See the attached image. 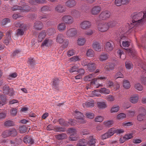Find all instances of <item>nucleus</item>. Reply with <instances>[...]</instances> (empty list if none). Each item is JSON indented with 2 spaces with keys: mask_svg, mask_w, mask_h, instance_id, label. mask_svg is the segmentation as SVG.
Listing matches in <instances>:
<instances>
[{
  "mask_svg": "<svg viewBox=\"0 0 146 146\" xmlns=\"http://www.w3.org/2000/svg\"><path fill=\"white\" fill-rule=\"evenodd\" d=\"M10 129L4 131L2 134V137L5 138L7 137L10 136L9 135Z\"/></svg>",
  "mask_w": 146,
  "mask_h": 146,
  "instance_id": "4d7b16f0",
  "label": "nucleus"
},
{
  "mask_svg": "<svg viewBox=\"0 0 146 146\" xmlns=\"http://www.w3.org/2000/svg\"><path fill=\"white\" fill-rule=\"evenodd\" d=\"M43 23L40 21H37L35 23L34 28L36 30H40L43 27Z\"/></svg>",
  "mask_w": 146,
  "mask_h": 146,
  "instance_id": "f8f14e48",
  "label": "nucleus"
},
{
  "mask_svg": "<svg viewBox=\"0 0 146 146\" xmlns=\"http://www.w3.org/2000/svg\"><path fill=\"white\" fill-rule=\"evenodd\" d=\"M107 23L108 25V27H112L115 26L117 24L116 21H110L108 22Z\"/></svg>",
  "mask_w": 146,
  "mask_h": 146,
  "instance_id": "3c124183",
  "label": "nucleus"
},
{
  "mask_svg": "<svg viewBox=\"0 0 146 146\" xmlns=\"http://www.w3.org/2000/svg\"><path fill=\"white\" fill-rule=\"evenodd\" d=\"M125 68L127 69H130L132 68L133 65L132 63L130 61H126L125 63Z\"/></svg>",
  "mask_w": 146,
  "mask_h": 146,
  "instance_id": "37998d69",
  "label": "nucleus"
},
{
  "mask_svg": "<svg viewBox=\"0 0 146 146\" xmlns=\"http://www.w3.org/2000/svg\"><path fill=\"white\" fill-rule=\"evenodd\" d=\"M68 133L70 135H75L76 134V131L75 129L71 128L68 130Z\"/></svg>",
  "mask_w": 146,
  "mask_h": 146,
  "instance_id": "a19ab883",
  "label": "nucleus"
},
{
  "mask_svg": "<svg viewBox=\"0 0 146 146\" xmlns=\"http://www.w3.org/2000/svg\"><path fill=\"white\" fill-rule=\"evenodd\" d=\"M60 81L59 79L57 78H55L53 79L52 84L53 88L56 90H59Z\"/></svg>",
  "mask_w": 146,
  "mask_h": 146,
  "instance_id": "4468645a",
  "label": "nucleus"
},
{
  "mask_svg": "<svg viewBox=\"0 0 146 146\" xmlns=\"http://www.w3.org/2000/svg\"><path fill=\"white\" fill-rule=\"evenodd\" d=\"M107 23H102L101 24V32L106 31L109 28Z\"/></svg>",
  "mask_w": 146,
  "mask_h": 146,
  "instance_id": "a878e982",
  "label": "nucleus"
},
{
  "mask_svg": "<svg viewBox=\"0 0 146 146\" xmlns=\"http://www.w3.org/2000/svg\"><path fill=\"white\" fill-rule=\"evenodd\" d=\"M64 40L63 35L62 34H59L56 37V41L60 44H61Z\"/></svg>",
  "mask_w": 146,
  "mask_h": 146,
  "instance_id": "a211bd4d",
  "label": "nucleus"
},
{
  "mask_svg": "<svg viewBox=\"0 0 146 146\" xmlns=\"http://www.w3.org/2000/svg\"><path fill=\"white\" fill-rule=\"evenodd\" d=\"M41 11L43 12H44L50 11V7L48 6H45L42 7L41 8Z\"/></svg>",
  "mask_w": 146,
  "mask_h": 146,
  "instance_id": "e2e57ef3",
  "label": "nucleus"
},
{
  "mask_svg": "<svg viewBox=\"0 0 146 146\" xmlns=\"http://www.w3.org/2000/svg\"><path fill=\"white\" fill-rule=\"evenodd\" d=\"M63 44L61 45V47L63 48H67L69 44V40L67 39H65L63 43Z\"/></svg>",
  "mask_w": 146,
  "mask_h": 146,
  "instance_id": "603ef678",
  "label": "nucleus"
},
{
  "mask_svg": "<svg viewBox=\"0 0 146 146\" xmlns=\"http://www.w3.org/2000/svg\"><path fill=\"white\" fill-rule=\"evenodd\" d=\"M84 65H87L88 69L90 72L93 71L96 69L95 64L94 63H89L88 65L86 63Z\"/></svg>",
  "mask_w": 146,
  "mask_h": 146,
  "instance_id": "4be33fe9",
  "label": "nucleus"
},
{
  "mask_svg": "<svg viewBox=\"0 0 146 146\" xmlns=\"http://www.w3.org/2000/svg\"><path fill=\"white\" fill-rule=\"evenodd\" d=\"M91 23L88 21H84L81 23L80 25V27L83 29H86L90 28Z\"/></svg>",
  "mask_w": 146,
  "mask_h": 146,
  "instance_id": "ddd939ff",
  "label": "nucleus"
},
{
  "mask_svg": "<svg viewBox=\"0 0 146 146\" xmlns=\"http://www.w3.org/2000/svg\"><path fill=\"white\" fill-rule=\"evenodd\" d=\"M19 5L21 6L16 5L12 7L11 8L12 10L13 11L19 10L21 11L29 12L31 9V7L26 4L23 0L20 1Z\"/></svg>",
  "mask_w": 146,
  "mask_h": 146,
  "instance_id": "f03ea898",
  "label": "nucleus"
},
{
  "mask_svg": "<svg viewBox=\"0 0 146 146\" xmlns=\"http://www.w3.org/2000/svg\"><path fill=\"white\" fill-rule=\"evenodd\" d=\"M28 63L31 66H33L36 64V62L33 58L30 57L29 58Z\"/></svg>",
  "mask_w": 146,
  "mask_h": 146,
  "instance_id": "de8ad7c7",
  "label": "nucleus"
},
{
  "mask_svg": "<svg viewBox=\"0 0 146 146\" xmlns=\"http://www.w3.org/2000/svg\"><path fill=\"white\" fill-rule=\"evenodd\" d=\"M66 28V25L64 23H61L58 26V29L60 31L64 30Z\"/></svg>",
  "mask_w": 146,
  "mask_h": 146,
  "instance_id": "2f4dec72",
  "label": "nucleus"
},
{
  "mask_svg": "<svg viewBox=\"0 0 146 146\" xmlns=\"http://www.w3.org/2000/svg\"><path fill=\"white\" fill-rule=\"evenodd\" d=\"M71 14L73 16H79L80 15V13L76 10L73 9L71 11Z\"/></svg>",
  "mask_w": 146,
  "mask_h": 146,
  "instance_id": "13d9d810",
  "label": "nucleus"
},
{
  "mask_svg": "<svg viewBox=\"0 0 146 146\" xmlns=\"http://www.w3.org/2000/svg\"><path fill=\"white\" fill-rule=\"evenodd\" d=\"M86 42L85 39L84 38H79L78 40V44L79 45H83Z\"/></svg>",
  "mask_w": 146,
  "mask_h": 146,
  "instance_id": "79ce46f5",
  "label": "nucleus"
},
{
  "mask_svg": "<svg viewBox=\"0 0 146 146\" xmlns=\"http://www.w3.org/2000/svg\"><path fill=\"white\" fill-rule=\"evenodd\" d=\"M138 111L140 113L146 114V111L144 108L142 107H140L138 109Z\"/></svg>",
  "mask_w": 146,
  "mask_h": 146,
  "instance_id": "338daca9",
  "label": "nucleus"
},
{
  "mask_svg": "<svg viewBox=\"0 0 146 146\" xmlns=\"http://www.w3.org/2000/svg\"><path fill=\"white\" fill-rule=\"evenodd\" d=\"M93 48L97 51H100V46L99 43L98 42H94L92 45Z\"/></svg>",
  "mask_w": 146,
  "mask_h": 146,
  "instance_id": "c85d7f7f",
  "label": "nucleus"
},
{
  "mask_svg": "<svg viewBox=\"0 0 146 146\" xmlns=\"http://www.w3.org/2000/svg\"><path fill=\"white\" fill-rule=\"evenodd\" d=\"M10 20L8 18L3 19L1 23L3 25H5L10 22Z\"/></svg>",
  "mask_w": 146,
  "mask_h": 146,
  "instance_id": "680f3d73",
  "label": "nucleus"
},
{
  "mask_svg": "<svg viewBox=\"0 0 146 146\" xmlns=\"http://www.w3.org/2000/svg\"><path fill=\"white\" fill-rule=\"evenodd\" d=\"M123 75L121 72H117L114 76L113 78L115 80H116L119 78H123Z\"/></svg>",
  "mask_w": 146,
  "mask_h": 146,
  "instance_id": "c03bdc74",
  "label": "nucleus"
},
{
  "mask_svg": "<svg viewBox=\"0 0 146 146\" xmlns=\"http://www.w3.org/2000/svg\"><path fill=\"white\" fill-rule=\"evenodd\" d=\"M115 64L114 63H107L104 67L105 69L108 71L112 70L114 69Z\"/></svg>",
  "mask_w": 146,
  "mask_h": 146,
  "instance_id": "b1692460",
  "label": "nucleus"
},
{
  "mask_svg": "<svg viewBox=\"0 0 146 146\" xmlns=\"http://www.w3.org/2000/svg\"><path fill=\"white\" fill-rule=\"evenodd\" d=\"M77 30L75 28H71L68 30L66 33V35L68 37L74 36L77 34Z\"/></svg>",
  "mask_w": 146,
  "mask_h": 146,
  "instance_id": "1a4fd4ad",
  "label": "nucleus"
},
{
  "mask_svg": "<svg viewBox=\"0 0 146 146\" xmlns=\"http://www.w3.org/2000/svg\"><path fill=\"white\" fill-rule=\"evenodd\" d=\"M79 67L76 65H75L72 67H71L69 70V71L70 73H73L74 72H75L74 74H78V72L79 71L78 69Z\"/></svg>",
  "mask_w": 146,
  "mask_h": 146,
  "instance_id": "393cba45",
  "label": "nucleus"
},
{
  "mask_svg": "<svg viewBox=\"0 0 146 146\" xmlns=\"http://www.w3.org/2000/svg\"><path fill=\"white\" fill-rule=\"evenodd\" d=\"M123 86L124 88L128 89L130 86V84L129 81L127 80H125L123 82Z\"/></svg>",
  "mask_w": 146,
  "mask_h": 146,
  "instance_id": "5fc2aeb1",
  "label": "nucleus"
},
{
  "mask_svg": "<svg viewBox=\"0 0 146 146\" xmlns=\"http://www.w3.org/2000/svg\"><path fill=\"white\" fill-rule=\"evenodd\" d=\"M70 60L72 62L79 61L80 60V58L78 56H74L70 58Z\"/></svg>",
  "mask_w": 146,
  "mask_h": 146,
  "instance_id": "864d4df0",
  "label": "nucleus"
},
{
  "mask_svg": "<svg viewBox=\"0 0 146 146\" xmlns=\"http://www.w3.org/2000/svg\"><path fill=\"white\" fill-rule=\"evenodd\" d=\"M62 19L65 23L68 24H71L74 21L73 18L70 15H65L62 17Z\"/></svg>",
  "mask_w": 146,
  "mask_h": 146,
  "instance_id": "6e6552de",
  "label": "nucleus"
},
{
  "mask_svg": "<svg viewBox=\"0 0 146 146\" xmlns=\"http://www.w3.org/2000/svg\"><path fill=\"white\" fill-rule=\"evenodd\" d=\"M119 108L118 106H113L111 108L110 112L111 113L117 112L119 110Z\"/></svg>",
  "mask_w": 146,
  "mask_h": 146,
  "instance_id": "09e8293b",
  "label": "nucleus"
},
{
  "mask_svg": "<svg viewBox=\"0 0 146 146\" xmlns=\"http://www.w3.org/2000/svg\"><path fill=\"white\" fill-rule=\"evenodd\" d=\"M56 11L58 13H62L65 11V9L64 7L61 5H57L55 8Z\"/></svg>",
  "mask_w": 146,
  "mask_h": 146,
  "instance_id": "6ab92c4d",
  "label": "nucleus"
},
{
  "mask_svg": "<svg viewBox=\"0 0 146 146\" xmlns=\"http://www.w3.org/2000/svg\"><path fill=\"white\" fill-rule=\"evenodd\" d=\"M78 136L77 135H70L69 137V139L71 141H75L78 140Z\"/></svg>",
  "mask_w": 146,
  "mask_h": 146,
  "instance_id": "0e129e2a",
  "label": "nucleus"
},
{
  "mask_svg": "<svg viewBox=\"0 0 146 146\" xmlns=\"http://www.w3.org/2000/svg\"><path fill=\"white\" fill-rule=\"evenodd\" d=\"M42 21L46 22L49 19V16L48 15H45L42 16L40 17L39 18Z\"/></svg>",
  "mask_w": 146,
  "mask_h": 146,
  "instance_id": "69168bd1",
  "label": "nucleus"
},
{
  "mask_svg": "<svg viewBox=\"0 0 146 146\" xmlns=\"http://www.w3.org/2000/svg\"><path fill=\"white\" fill-rule=\"evenodd\" d=\"M27 29H24L23 28L18 29L17 30V34L19 35H23L24 34L25 31L27 30Z\"/></svg>",
  "mask_w": 146,
  "mask_h": 146,
  "instance_id": "a18cd8bd",
  "label": "nucleus"
},
{
  "mask_svg": "<svg viewBox=\"0 0 146 146\" xmlns=\"http://www.w3.org/2000/svg\"><path fill=\"white\" fill-rule=\"evenodd\" d=\"M132 23L129 25L130 28H133L135 26L142 24L146 19V10L144 12H136L131 15Z\"/></svg>",
  "mask_w": 146,
  "mask_h": 146,
  "instance_id": "f257e3e1",
  "label": "nucleus"
},
{
  "mask_svg": "<svg viewBox=\"0 0 146 146\" xmlns=\"http://www.w3.org/2000/svg\"><path fill=\"white\" fill-rule=\"evenodd\" d=\"M56 138L58 140H63L66 138L67 135L66 134L62 133L59 134L55 136Z\"/></svg>",
  "mask_w": 146,
  "mask_h": 146,
  "instance_id": "5701e85b",
  "label": "nucleus"
},
{
  "mask_svg": "<svg viewBox=\"0 0 146 146\" xmlns=\"http://www.w3.org/2000/svg\"><path fill=\"white\" fill-rule=\"evenodd\" d=\"M4 125L6 127H11L14 126L15 123L12 121L8 120L4 123Z\"/></svg>",
  "mask_w": 146,
  "mask_h": 146,
  "instance_id": "f704fd0d",
  "label": "nucleus"
},
{
  "mask_svg": "<svg viewBox=\"0 0 146 146\" xmlns=\"http://www.w3.org/2000/svg\"><path fill=\"white\" fill-rule=\"evenodd\" d=\"M23 142L26 144L31 145L34 143V140L33 137L31 136L26 135L23 138Z\"/></svg>",
  "mask_w": 146,
  "mask_h": 146,
  "instance_id": "39448f33",
  "label": "nucleus"
},
{
  "mask_svg": "<svg viewBox=\"0 0 146 146\" xmlns=\"http://www.w3.org/2000/svg\"><path fill=\"white\" fill-rule=\"evenodd\" d=\"M96 140L95 139L92 138L87 142V145L89 146H95Z\"/></svg>",
  "mask_w": 146,
  "mask_h": 146,
  "instance_id": "e433bc0d",
  "label": "nucleus"
},
{
  "mask_svg": "<svg viewBox=\"0 0 146 146\" xmlns=\"http://www.w3.org/2000/svg\"><path fill=\"white\" fill-rule=\"evenodd\" d=\"M113 122L112 120H110L109 121H104L103 123L104 125L106 127H110L112 126Z\"/></svg>",
  "mask_w": 146,
  "mask_h": 146,
  "instance_id": "ea45409f",
  "label": "nucleus"
},
{
  "mask_svg": "<svg viewBox=\"0 0 146 146\" xmlns=\"http://www.w3.org/2000/svg\"><path fill=\"white\" fill-rule=\"evenodd\" d=\"M46 35V31L45 30L42 31L40 32L38 37V40L39 42H41L45 38Z\"/></svg>",
  "mask_w": 146,
  "mask_h": 146,
  "instance_id": "dca6fc26",
  "label": "nucleus"
},
{
  "mask_svg": "<svg viewBox=\"0 0 146 146\" xmlns=\"http://www.w3.org/2000/svg\"><path fill=\"white\" fill-rule=\"evenodd\" d=\"M86 54L88 56L93 57L94 55V52L91 49L88 50Z\"/></svg>",
  "mask_w": 146,
  "mask_h": 146,
  "instance_id": "bf43d9fd",
  "label": "nucleus"
},
{
  "mask_svg": "<svg viewBox=\"0 0 146 146\" xmlns=\"http://www.w3.org/2000/svg\"><path fill=\"white\" fill-rule=\"evenodd\" d=\"M46 2L45 0H30L29 3L32 5H36L38 3H46Z\"/></svg>",
  "mask_w": 146,
  "mask_h": 146,
  "instance_id": "f3484780",
  "label": "nucleus"
},
{
  "mask_svg": "<svg viewBox=\"0 0 146 146\" xmlns=\"http://www.w3.org/2000/svg\"><path fill=\"white\" fill-rule=\"evenodd\" d=\"M28 128L26 126L23 125L19 127V129L20 133H23L26 132Z\"/></svg>",
  "mask_w": 146,
  "mask_h": 146,
  "instance_id": "c9c22d12",
  "label": "nucleus"
},
{
  "mask_svg": "<svg viewBox=\"0 0 146 146\" xmlns=\"http://www.w3.org/2000/svg\"><path fill=\"white\" fill-rule=\"evenodd\" d=\"M120 43L122 42V45L123 47H127L129 45V42L126 40H127V38L125 36H124L123 35H121L120 36Z\"/></svg>",
  "mask_w": 146,
  "mask_h": 146,
  "instance_id": "423d86ee",
  "label": "nucleus"
},
{
  "mask_svg": "<svg viewBox=\"0 0 146 146\" xmlns=\"http://www.w3.org/2000/svg\"><path fill=\"white\" fill-rule=\"evenodd\" d=\"M145 115L140 113L137 116V119L139 121H145Z\"/></svg>",
  "mask_w": 146,
  "mask_h": 146,
  "instance_id": "72a5a7b5",
  "label": "nucleus"
},
{
  "mask_svg": "<svg viewBox=\"0 0 146 146\" xmlns=\"http://www.w3.org/2000/svg\"><path fill=\"white\" fill-rule=\"evenodd\" d=\"M10 136L14 137L16 136L17 134V132L16 130L14 128L10 129Z\"/></svg>",
  "mask_w": 146,
  "mask_h": 146,
  "instance_id": "4c0bfd02",
  "label": "nucleus"
},
{
  "mask_svg": "<svg viewBox=\"0 0 146 146\" xmlns=\"http://www.w3.org/2000/svg\"><path fill=\"white\" fill-rule=\"evenodd\" d=\"M100 11V7L99 6L94 7L91 11V13L92 14L96 15Z\"/></svg>",
  "mask_w": 146,
  "mask_h": 146,
  "instance_id": "cd10ccee",
  "label": "nucleus"
},
{
  "mask_svg": "<svg viewBox=\"0 0 146 146\" xmlns=\"http://www.w3.org/2000/svg\"><path fill=\"white\" fill-rule=\"evenodd\" d=\"M111 13L108 11L106 10L101 13V19L105 20L110 17Z\"/></svg>",
  "mask_w": 146,
  "mask_h": 146,
  "instance_id": "9b49d317",
  "label": "nucleus"
},
{
  "mask_svg": "<svg viewBox=\"0 0 146 146\" xmlns=\"http://www.w3.org/2000/svg\"><path fill=\"white\" fill-rule=\"evenodd\" d=\"M54 129L56 132H64L66 131L65 128L58 126L56 127Z\"/></svg>",
  "mask_w": 146,
  "mask_h": 146,
  "instance_id": "8fccbe9b",
  "label": "nucleus"
},
{
  "mask_svg": "<svg viewBox=\"0 0 146 146\" xmlns=\"http://www.w3.org/2000/svg\"><path fill=\"white\" fill-rule=\"evenodd\" d=\"M15 27H20L21 28H23L25 29L27 28V27L26 25L23 24H21L20 23L16 22L15 24Z\"/></svg>",
  "mask_w": 146,
  "mask_h": 146,
  "instance_id": "7c9ffc66",
  "label": "nucleus"
},
{
  "mask_svg": "<svg viewBox=\"0 0 146 146\" xmlns=\"http://www.w3.org/2000/svg\"><path fill=\"white\" fill-rule=\"evenodd\" d=\"M107 132L108 133V134L109 135V137H110L115 133V128H111Z\"/></svg>",
  "mask_w": 146,
  "mask_h": 146,
  "instance_id": "49530a36",
  "label": "nucleus"
},
{
  "mask_svg": "<svg viewBox=\"0 0 146 146\" xmlns=\"http://www.w3.org/2000/svg\"><path fill=\"white\" fill-rule=\"evenodd\" d=\"M108 58V55L107 53H103L101 55V61L106 60Z\"/></svg>",
  "mask_w": 146,
  "mask_h": 146,
  "instance_id": "6e6d98bb",
  "label": "nucleus"
},
{
  "mask_svg": "<svg viewBox=\"0 0 146 146\" xmlns=\"http://www.w3.org/2000/svg\"><path fill=\"white\" fill-rule=\"evenodd\" d=\"M69 121V122H67L62 119H60L58 120L59 124L64 126H68L69 123L73 126H74L76 124V123L74 122V119H70Z\"/></svg>",
  "mask_w": 146,
  "mask_h": 146,
  "instance_id": "20e7f679",
  "label": "nucleus"
},
{
  "mask_svg": "<svg viewBox=\"0 0 146 146\" xmlns=\"http://www.w3.org/2000/svg\"><path fill=\"white\" fill-rule=\"evenodd\" d=\"M106 84L110 88H112L114 87L113 83L112 81L108 80Z\"/></svg>",
  "mask_w": 146,
  "mask_h": 146,
  "instance_id": "774afa93",
  "label": "nucleus"
},
{
  "mask_svg": "<svg viewBox=\"0 0 146 146\" xmlns=\"http://www.w3.org/2000/svg\"><path fill=\"white\" fill-rule=\"evenodd\" d=\"M94 74H90L86 76L84 78V80L86 81H90L92 80L94 76Z\"/></svg>",
  "mask_w": 146,
  "mask_h": 146,
  "instance_id": "473e14b6",
  "label": "nucleus"
},
{
  "mask_svg": "<svg viewBox=\"0 0 146 146\" xmlns=\"http://www.w3.org/2000/svg\"><path fill=\"white\" fill-rule=\"evenodd\" d=\"M113 42H108L105 44L104 46V49L107 52H109L111 51L113 48Z\"/></svg>",
  "mask_w": 146,
  "mask_h": 146,
  "instance_id": "9d476101",
  "label": "nucleus"
},
{
  "mask_svg": "<svg viewBox=\"0 0 146 146\" xmlns=\"http://www.w3.org/2000/svg\"><path fill=\"white\" fill-rule=\"evenodd\" d=\"M87 144L86 140L85 139H80L77 144L79 146H86Z\"/></svg>",
  "mask_w": 146,
  "mask_h": 146,
  "instance_id": "c756f323",
  "label": "nucleus"
},
{
  "mask_svg": "<svg viewBox=\"0 0 146 146\" xmlns=\"http://www.w3.org/2000/svg\"><path fill=\"white\" fill-rule=\"evenodd\" d=\"M10 88L9 86L5 85L3 87V94L5 95H8V91Z\"/></svg>",
  "mask_w": 146,
  "mask_h": 146,
  "instance_id": "58836bf2",
  "label": "nucleus"
},
{
  "mask_svg": "<svg viewBox=\"0 0 146 146\" xmlns=\"http://www.w3.org/2000/svg\"><path fill=\"white\" fill-rule=\"evenodd\" d=\"M126 52L128 53L129 55L131 56L132 57H135L136 54V52L135 50L133 49L127 50Z\"/></svg>",
  "mask_w": 146,
  "mask_h": 146,
  "instance_id": "bb28decb",
  "label": "nucleus"
},
{
  "mask_svg": "<svg viewBox=\"0 0 146 146\" xmlns=\"http://www.w3.org/2000/svg\"><path fill=\"white\" fill-rule=\"evenodd\" d=\"M129 100V101L132 103H137L139 100L138 95L136 94L131 95L130 97Z\"/></svg>",
  "mask_w": 146,
  "mask_h": 146,
  "instance_id": "2eb2a0df",
  "label": "nucleus"
},
{
  "mask_svg": "<svg viewBox=\"0 0 146 146\" xmlns=\"http://www.w3.org/2000/svg\"><path fill=\"white\" fill-rule=\"evenodd\" d=\"M76 1L74 0H68L65 3L66 5L70 7L74 6L76 4Z\"/></svg>",
  "mask_w": 146,
  "mask_h": 146,
  "instance_id": "412c9836",
  "label": "nucleus"
},
{
  "mask_svg": "<svg viewBox=\"0 0 146 146\" xmlns=\"http://www.w3.org/2000/svg\"><path fill=\"white\" fill-rule=\"evenodd\" d=\"M53 43V40L49 38H46L42 42L41 44L42 47L45 46L48 47L52 46Z\"/></svg>",
  "mask_w": 146,
  "mask_h": 146,
  "instance_id": "0eeeda50",
  "label": "nucleus"
},
{
  "mask_svg": "<svg viewBox=\"0 0 146 146\" xmlns=\"http://www.w3.org/2000/svg\"><path fill=\"white\" fill-rule=\"evenodd\" d=\"M74 115L75 118L78 120V121L80 123L84 124L86 123L84 115L77 110H76L75 111Z\"/></svg>",
  "mask_w": 146,
  "mask_h": 146,
  "instance_id": "7ed1b4c3",
  "label": "nucleus"
},
{
  "mask_svg": "<svg viewBox=\"0 0 146 146\" xmlns=\"http://www.w3.org/2000/svg\"><path fill=\"white\" fill-rule=\"evenodd\" d=\"M17 109L15 108H13L11 109L10 113L11 115L12 116H15L17 114Z\"/></svg>",
  "mask_w": 146,
  "mask_h": 146,
  "instance_id": "052dcab7",
  "label": "nucleus"
},
{
  "mask_svg": "<svg viewBox=\"0 0 146 146\" xmlns=\"http://www.w3.org/2000/svg\"><path fill=\"white\" fill-rule=\"evenodd\" d=\"M94 100L90 101L83 104V106L86 108H92L94 106Z\"/></svg>",
  "mask_w": 146,
  "mask_h": 146,
  "instance_id": "aec40b11",
  "label": "nucleus"
}]
</instances>
